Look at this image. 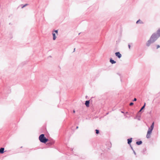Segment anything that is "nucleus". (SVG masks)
Listing matches in <instances>:
<instances>
[{
	"instance_id": "nucleus-2",
	"label": "nucleus",
	"mask_w": 160,
	"mask_h": 160,
	"mask_svg": "<svg viewBox=\"0 0 160 160\" xmlns=\"http://www.w3.org/2000/svg\"><path fill=\"white\" fill-rule=\"evenodd\" d=\"M39 139L41 142L44 143H46L48 141V139L46 138L44 134H42L39 136Z\"/></svg>"
},
{
	"instance_id": "nucleus-7",
	"label": "nucleus",
	"mask_w": 160,
	"mask_h": 160,
	"mask_svg": "<svg viewBox=\"0 0 160 160\" xmlns=\"http://www.w3.org/2000/svg\"><path fill=\"white\" fill-rule=\"evenodd\" d=\"M4 148H1L0 149V153H3L4 152Z\"/></svg>"
},
{
	"instance_id": "nucleus-14",
	"label": "nucleus",
	"mask_w": 160,
	"mask_h": 160,
	"mask_svg": "<svg viewBox=\"0 0 160 160\" xmlns=\"http://www.w3.org/2000/svg\"><path fill=\"white\" fill-rule=\"evenodd\" d=\"M95 131H96V134H98L99 133V131L98 130L96 129L95 130Z\"/></svg>"
},
{
	"instance_id": "nucleus-21",
	"label": "nucleus",
	"mask_w": 160,
	"mask_h": 160,
	"mask_svg": "<svg viewBox=\"0 0 160 160\" xmlns=\"http://www.w3.org/2000/svg\"><path fill=\"white\" fill-rule=\"evenodd\" d=\"M128 47L129 49L130 48V45H128Z\"/></svg>"
},
{
	"instance_id": "nucleus-20",
	"label": "nucleus",
	"mask_w": 160,
	"mask_h": 160,
	"mask_svg": "<svg viewBox=\"0 0 160 160\" xmlns=\"http://www.w3.org/2000/svg\"><path fill=\"white\" fill-rule=\"evenodd\" d=\"M137 100V99L136 98H134V100H133V101H136Z\"/></svg>"
},
{
	"instance_id": "nucleus-23",
	"label": "nucleus",
	"mask_w": 160,
	"mask_h": 160,
	"mask_svg": "<svg viewBox=\"0 0 160 160\" xmlns=\"http://www.w3.org/2000/svg\"><path fill=\"white\" fill-rule=\"evenodd\" d=\"M73 112L75 113V111L74 110H73Z\"/></svg>"
},
{
	"instance_id": "nucleus-3",
	"label": "nucleus",
	"mask_w": 160,
	"mask_h": 160,
	"mask_svg": "<svg viewBox=\"0 0 160 160\" xmlns=\"http://www.w3.org/2000/svg\"><path fill=\"white\" fill-rule=\"evenodd\" d=\"M152 131L148 130L147 133L146 137L147 138H149L151 137V136L152 134Z\"/></svg>"
},
{
	"instance_id": "nucleus-15",
	"label": "nucleus",
	"mask_w": 160,
	"mask_h": 160,
	"mask_svg": "<svg viewBox=\"0 0 160 160\" xmlns=\"http://www.w3.org/2000/svg\"><path fill=\"white\" fill-rule=\"evenodd\" d=\"M144 108V106H143L142 108H141V109L139 111V112H140Z\"/></svg>"
},
{
	"instance_id": "nucleus-6",
	"label": "nucleus",
	"mask_w": 160,
	"mask_h": 160,
	"mask_svg": "<svg viewBox=\"0 0 160 160\" xmlns=\"http://www.w3.org/2000/svg\"><path fill=\"white\" fill-rule=\"evenodd\" d=\"M89 101H86L85 104L87 107H89Z\"/></svg>"
},
{
	"instance_id": "nucleus-17",
	"label": "nucleus",
	"mask_w": 160,
	"mask_h": 160,
	"mask_svg": "<svg viewBox=\"0 0 160 160\" xmlns=\"http://www.w3.org/2000/svg\"><path fill=\"white\" fill-rule=\"evenodd\" d=\"M160 48V46L159 45H157V48L158 49V48Z\"/></svg>"
},
{
	"instance_id": "nucleus-13",
	"label": "nucleus",
	"mask_w": 160,
	"mask_h": 160,
	"mask_svg": "<svg viewBox=\"0 0 160 160\" xmlns=\"http://www.w3.org/2000/svg\"><path fill=\"white\" fill-rule=\"evenodd\" d=\"M157 33L158 34H160V28L158 30V32H157ZM156 35L157 36V35ZM160 35H158V37H158H158H159V36H160Z\"/></svg>"
},
{
	"instance_id": "nucleus-10",
	"label": "nucleus",
	"mask_w": 160,
	"mask_h": 160,
	"mask_svg": "<svg viewBox=\"0 0 160 160\" xmlns=\"http://www.w3.org/2000/svg\"><path fill=\"white\" fill-rule=\"evenodd\" d=\"M52 35H53V40H55L56 38V36L55 33H53Z\"/></svg>"
},
{
	"instance_id": "nucleus-12",
	"label": "nucleus",
	"mask_w": 160,
	"mask_h": 160,
	"mask_svg": "<svg viewBox=\"0 0 160 160\" xmlns=\"http://www.w3.org/2000/svg\"><path fill=\"white\" fill-rule=\"evenodd\" d=\"M142 143V141H138L136 142V144L138 145H139Z\"/></svg>"
},
{
	"instance_id": "nucleus-19",
	"label": "nucleus",
	"mask_w": 160,
	"mask_h": 160,
	"mask_svg": "<svg viewBox=\"0 0 160 160\" xmlns=\"http://www.w3.org/2000/svg\"><path fill=\"white\" fill-rule=\"evenodd\" d=\"M27 4H25V5H24L22 7V8H23L24 7H25V6H26L27 5Z\"/></svg>"
},
{
	"instance_id": "nucleus-22",
	"label": "nucleus",
	"mask_w": 160,
	"mask_h": 160,
	"mask_svg": "<svg viewBox=\"0 0 160 160\" xmlns=\"http://www.w3.org/2000/svg\"><path fill=\"white\" fill-rule=\"evenodd\" d=\"M145 105H146V103H144V105H143V106H144V107H145Z\"/></svg>"
},
{
	"instance_id": "nucleus-8",
	"label": "nucleus",
	"mask_w": 160,
	"mask_h": 160,
	"mask_svg": "<svg viewBox=\"0 0 160 160\" xmlns=\"http://www.w3.org/2000/svg\"><path fill=\"white\" fill-rule=\"evenodd\" d=\"M110 62L112 64H114L116 63V61H114V60H112V59H110Z\"/></svg>"
},
{
	"instance_id": "nucleus-16",
	"label": "nucleus",
	"mask_w": 160,
	"mask_h": 160,
	"mask_svg": "<svg viewBox=\"0 0 160 160\" xmlns=\"http://www.w3.org/2000/svg\"><path fill=\"white\" fill-rule=\"evenodd\" d=\"M133 104V102H131V103H130V104H129V105H130V106H132V105Z\"/></svg>"
},
{
	"instance_id": "nucleus-5",
	"label": "nucleus",
	"mask_w": 160,
	"mask_h": 160,
	"mask_svg": "<svg viewBox=\"0 0 160 160\" xmlns=\"http://www.w3.org/2000/svg\"><path fill=\"white\" fill-rule=\"evenodd\" d=\"M154 125V122H153L152 123L151 126L150 128H149L148 130H149L150 131H152V130H153V129Z\"/></svg>"
},
{
	"instance_id": "nucleus-1",
	"label": "nucleus",
	"mask_w": 160,
	"mask_h": 160,
	"mask_svg": "<svg viewBox=\"0 0 160 160\" xmlns=\"http://www.w3.org/2000/svg\"><path fill=\"white\" fill-rule=\"evenodd\" d=\"M158 37H157L156 34H153L151 36L150 39L148 40L146 43L148 46H149L151 44L154 42L157 39Z\"/></svg>"
},
{
	"instance_id": "nucleus-11",
	"label": "nucleus",
	"mask_w": 160,
	"mask_h": 160,
	"mask_svg": "<svg viewBox=\"0 0 160 160\" xmlns=\"http://www.w3.org/2000/svg\"><path fill=\"white\" fill-rule=\"evenodd\" d=\"M128 144H130L132 141V138H131L130 139H128Z\"/></svg>"
},
{
	"instance_id": "nucleus-24",
	"label": "nucleus",
	"mask_w": 160,
	"mask_h": 160,
	"mask_svg": "<svg viewBox=\"0 0 160 160\" xmlns=\"http://www.w3.org/2000/svg\"><path fill=\"white\" fill-rule=\"evenodd\" d=\"M76 128H77V129H78V127H76Z\"/></svg>"
},
{
	"instance_id": "nucleus-18",
	"label": "nucleus",
	"mask_w": 160,
	"mask_h": 160,
	"mask_svg": "<svg viewBox=\"0 0 160 160\" xmlns=\"http://www.w3.org/2000/svg\"><path fill=\"white\" fill-rule=\"evenodd\" d=\"M55 32L57 34V35L58 34V30H55Z\"/></svg>"
},
{
	"instance_id": "nucleus-4",
	"label": "nucleus",
	"mask_w": 160,
	"mask_h": 160,
	"mask_svg": "<svg viewBox=\"0 0 160 160\" xmlns=\"http://www.w3.org/2000/svg\"><path fill=\"white\" fill-rule=\"evenodd\" d=\"M115 54L116 56L119 58H120L122 57V55L119 52H116Z\"/></svg>"
},
{
	"instance_id": "nucleus-9",
	"label": "nucleus",
	"mask_w": 160,
	"mask_h": 160,
	"mask_svg": "<svg viewBox=\"0 0 160 160\" xmlns=\"http://www.w3.org/2000/svg\"><path fill=\"white\" fill-rule=\"evenodd\" d=\"M139 23H141V24H142V23H143V22L140 19H139V20L137 21V22H136L137 24H138Z\"/></svg>"
}]
</instances>
